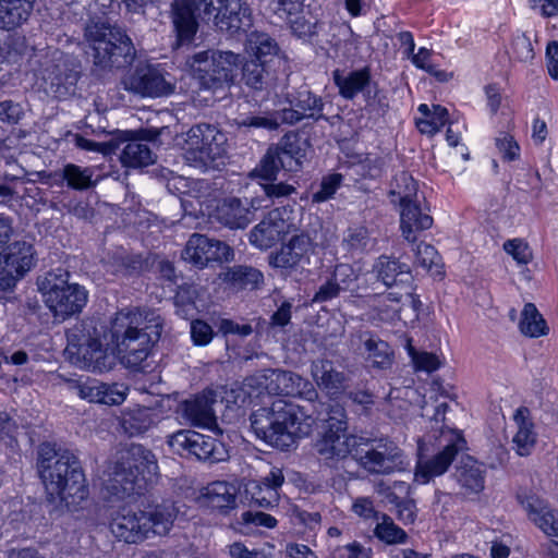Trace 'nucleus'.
I'll return each instance as SVG.
<instances>
[{"label": "nucleus", "mask_w": 558, "mask_h": 558, "mask_svg": "<svg viewBox=\"0 0 558 558\" xmlns=\"http://www.w3.org/2000/svg\"><path fill=\"white\" fill-rule=\"evenodd\" d=\"M203 9V19L210 20L216 11L213 0H173L171 3V19L177 34V47L190 46L198 29L196 12Z\"/></svg>", "instance_id": "obj_15"}, {"label": "nucleus", "mask_w": 558, "mask_h": 558, "mask_svg": "<svg viewBox=\"0 0 558 558\" xmlns=\"http://www.w3.org/2000/svg\"><path fill=\"white\" fill-rule=\"evenodd\" d=\"M227 137L215 125L198 123L184 135V162L201 172L216 170L227 155Z\"/></svg>", "instance_id": "obj_7"}, {"label": "nucleus", "mask_w": 558, "mask_h": 558, "mask_svg": "<svg viewBox=\"0 0 558 558\" xmlns=\"http://www.w3.org/2000/svg\"><path fill=\"white\" fill-rule=\"evenodd\" d=\"M312 247V240L306 234L293 235L290 241L282 244L280 250L269 255V264L272 267L284 270H294L308 263V252Z\"/></svg>", "instance_id": "obj_26"}, {"label": "nucleus", "mask_w": 558, "mask_h": 558, "mask_svg": "<svg viewBox=\"0 0 558 558\" xmlns=\"http://www.w3.org/2000/svg\"><path fill=\"white\" fill-rule=\"evenodd\" d=\"M158 480L156 456L146 447L132 444L114 463L104 484L107 494L117 499L143 495Z\"/></svg>", "instance_id": "obj_4"}, {"label": "nucleus", "mask_w": 558, "mask_h": 558, "mask_svg": "<svg viewBox=\"0 0 558 558\" xmlns=\"http://www.w3.org/2000/svg\"><path fill=\"white\" fill-rule=\"evenodd\" d=\"M375 536L385 544H404L408 541L407 532L398 526L386 513H381L374 530Z\"/></svg>", "instance_id": "obj_48"}, {"label": "nucleus", "mask_w": 558, "mask_h": 558, "mask_svg": "<svg viewBox=\"0 0 558 558\" xmlns=\"http://www.w3.org/2000/svg\"><path fill=\"white\" fill-rule=\"evenodd\" d=\"M245 492L251 495V501L259 508L268 509L278 505V492L264 487L259 483L253 482Z\"/></svg>", "instance_id": "obj_55"}, {"label": "nucleus", "mask_w": 558, "mask_h": 558, "mask_svg": "<svg viewBox=\"0 0 558 558\" xmlns=\"http://www.w3.org/2000/svg\"><path fill=\"white\" fill-rule=\"evenodd\" d=\"M167 445L181 457H195L199 461L217 463L228 459L225 444L213 436L192 429H180L167 436Z\"/></svg>", "instance_id": "obj_11"}, {"label": "nucleus", "mask_w": 558, "mask_h": 558, "mask_svg": "<svg viewBox=\"0 0 558 558\" xmlns=\"http://www.w3.org/2000/svg\"><path fill=\"white\" fill-rule=\"evenodd\" d=\"M40 87L50 97L63 99L75 94L80 77L76 60L58 48H48L37 56Z\"/></svg>", "instance_id": "obj_8"}, {"label": "nucleus", "mask_w": 558, "mask_h": 558, "mask_svg": "<svg viewBox=\"0 0 558 558\" xmlns=\"http://www.w3.org/2000/svg\"><path fill=\"white\" fill-rule=\"evenodd\" d=\"M423 201L424 197L422 196V199L418 198L412 203L400 206V228L402 235L411 243L416 241L417 232L427 230L433 226L432 216L422 208Z\"/></svg>", "instance_id": "obj_31"}, {"label": "nucleus", "mask_w": 558, "mask_h": 558, "mask_svg": "<svg viewBox=\"0 0 558 558\" xmlns=\"http://www.w3.org/2000/svg\"><path fill=\"white\" fill-rule=\"evenodd\" d=\"M163 319L154 311H120L111 324L112 342L126 367L145 371L150 349L160 339Z\"/></svg>", "instance_id": "obj_1"}, {"label": "nucleus", "mask_w": 558, "mask_h": 558, "mask_svg": "<svg viewBox=\"0 0 558 558\" xmlns=\"http://www.w3.org/2000/svg\"><path fill=\"white\" fill-rule=\"evenodd\" d=\"M372 272L379 282L389 289L397 287L402 290H410L413 284L410 266L393 256H379L372 267Z\"/></svg>", "instance_id": "obj_24"}, {"label": "nucleus", "mask_w": 558, "mask_h": 558, "mask_svg": "<svg viewBox=\"0 0 558 558\" xmlns=\"http://www.w3.org/2000/svg\"><path fill=\"white\" fill-rule=\"evenodd\" d=\"M122 84L126 90L148 97L167 96L173 90L162 70L149 63H138L124 76Z\"/></svg>", "instance_id": "obj_18"}, {"label": "nucleus", "mask_w": 558, "mask_h": 558, "mask_svg": "<svg viewBox=\"0 0 558 558\" xmlns=\"http://www.w3.org/2000/svg\"><path fill=\"white\" fill-rule=\"evenodd\" d=\"M28 46L24 36L11 34L0 44V57L3 61L14 64L27 52Z\"/></svg>", "instance_id": "obj_50"}, {"label": "nucleus", "mask_w": 558, "mask_h": 558, "mask_svg": "<svg viewBox=\"0 0 558 558\" xmlns=\"http://www.w3.org/2000/svg\"><path fill=\"white\" fill-rule=\"evenodd\" d=\"M286 98L290 107L280 110L282 123L293 125L304 119L315 122L319 120L328 121V118L323 113L325 108L323 98L307 87L288 93Z\"/></svg>", "instance_id": "obj_19"}, {"label": "nucleus", "mask_w": 558, "mask_h": 558, "mask_svg": "<svg viewBox=\"0 0 558 558\" xmlns=\"http://www.w3.org/2000/svg\"><path fill=\"white\" fill-rule=\"evenodd\" d=\"M246 46L251 58L259 59L269 66L281 68L284 64L277 41L266 33L252 32L247 37Z\"/></svg>", "instance_id": "obj_33"}, {"label": "nucleus", "mask_w": 558, "mask_h": 558, "mask_svg": "<svg viewBox=\"0 0 558 558\" xmlns=\"http://www.w3.org/2000/svg\"><path fill=\"white\" fill-rule=\"evenodd\" d=\"M203 498L207 506L227 512L236 506V489L226 482H214L205 488Z\"/></svg>", "instance_id": "obj_41"}, {"label": "nucleus", "mask_w": 558, "mask_h": 558, "mask_svg": "<svg viewBox=\"0 0 558 558\" xmlns=\"http://www.w3.org/2000/svg\"><path fill=\"white\" fill-rule=\"evenodd\" d=\"M342 174L331 173L323 178L319 189L313 193L312 199L314 203H323L330 199L342 182Z\"/></svg>", "instance_id": "obj_56"}, {"label": "nucleus", "mask_w": 558, "mask_h": 558, "mask_svg": "<svg viewBox=\"0 0 558 558\" xmlns=\"http://www.w3.org/2000/svg\"><path fill=\"white\" fill-rule=\"evenodd\" d=\"M496 147L506 161L517 160L520 156V146L514 137L507 132H499L495 140Z\"/></svg>", "instance_id": "obj_60"}, {"label": "nucleus", "mask_w": 558, "mask_h": 558, "mask_svg": "<svg viewBox=\"0 0 558 558\" xmlns=\"http://www.w3.org/2000/svg\"><path fill=\"white\" fill-rule=\"evenodd\" d=\"M70 362L90 372H104L111 368L112 359L104 349L99 338L78 348L77 353H69Z\"/></svg>", "instance_id": "obj_28"}, {"label": "nucleus", "mask_w": 558, "mask_h": 558, "mask_svg": "<svg viewBox=\"0 0 558 558\" xmlns=\"http://www.w3.org/2000/svg\"><path fill=\"white\" fill-rule=\"evenodd\" d=\"M485 472L483 464L468 456L457 466L454 476L466 493L477 494L484 489Z\"/></svg>", "instance_id": "obj_37"}, {"label": "nucleus", "mask_w": 558, "mask_h": 558, "mask_svg": "<svg viewBox=\"0 0 558 558\" xmlns=\"http://www.w3.org/2000/svg\"><path fill=\"white\" fill-rule=\"evenodd\" d=\"M177 511L170 504L156 506L151 511L121 509L110 523L112 534L128 544L141 543L153 535H165L173 525Z\"/></svg>", "instance_id": "obj_6"}, {"label": "nucleus", "mask_w": 558, "mask_h": 558, "mask_svg": "<svg viewBox=\"0 0 558 558\" xmlns=\"http://www.w3.org/2000/svg\"><path fill=\"white\" fill-rule=\"evenodd\" d=\"M70 274L58 269L49 271L37 280L45 303L56 317L69 318L82 312L88 300L83 286L69 282Z\"/></svg>", "instance_id": "obj_10"}, {"label": "nucleus", "mask_w": 558, "mask_h": 558, "mask_svg": "<svg viewBox=\"0 0 558 558\" xmlns=\"http://www.w3.org/2000/svg\"><path fill=\"white\" fill-rule=\"evenodd\" d=\"M241 56L232 51L207 49L187 57L186 64L204 89H222L229 87L235 76Z\"/></svg>", "instance_id": "obj_9"}, {"label": "nucleus", "mask_w": 558, "mask_h": 558, "mask_svg": "<svg viewBox=\"0 0 558 558\" xmlns=\"http://www.w3.org/2000/svg\"><path fill=\"white\" fill-rule=\"evenodd\" d=\"M287 223L278 209L271 210L250 232V242L260 250H267L278 243L286 233Z\"/></svg>", "instance_id": "obj_27"}, {"label": "nucleus", "mask_w": 558, "mask_h": 558, "mask_svg": "<svg viewBox=\"0 0 558 558\" xmlns=\"http://www.w3.org/2000/svg\"><path fill=\"white\" fill-rule=\"evenodd\" d=\"M347 422L330 416L327 420L326 430L315 442L314 448L319 460L330 468H337L345 461L356 449V438L347 433Z\"/></svg>", "instance_id": "obj_12"}, {"label": "nucleus", "mask_w": 558, "mask_h": 558, "mask_svg": "<svg viewBox=\"0 0 558 558\" xmlns=\"http://www.w3.org/2000/svg\"><path fill=\"white\" fill-rule=\"evenodd\" d=\"M311 373L317 386L329 395H338L344 388L345 375L337 371L329 360L314 361Z\"/></svg>", "instance_id": "obj_35"}, {"label": "nucleus", "mask_w": 558, "mask_h": 558, "mask_svg": "<svg viewBox=\"0 0 558 558\" xmlns=\"http://www.w3.org/2000/svg\"><path fill=\"white\" fill-rule=\"evenodd\" d=\"M260 186L264 194L271 202L288 197L295 193V187L293 185L284 182H277V180L266 181L265 183H262Z\"/></svg>", "instance_id": "obj_64"}, {"label": "nucleus", "mask_w": 558, "mask_h": 558, "mask_svg": "<svg viewBox=\"0 0 558 558\" xmlns=\"http://www.w3.org/2000/svg\"><path fill=\"white\" fill-rule=\"evenodd\" d=\"M522 504L530 519L553 538V544L548 547V555L550 558H558V512L544 500L533 496L526 498Z\"/></svg>", "instance_id": "obj_25"}, {"label": "nucleus", "mask_w": 558, "mask_h": 558, "mask_svg": "<svg viewBox=\"0 0 558 558\" xmlns=\"http://www.w3.org/2000/svg\"><path fill=\"white\" fill-rule=\"evenodd\" d=\"M71 388L84 400L106 405H120L126 398L128 388L123 384H106L96 378L72 380Z\"/></svg>", "instance_id": "obj_21"}, {"label": "nucleus", "mask_w": 558, "mask_h": 558, "mask_svg": "<svg viewBox=\"0 0 558 558\" xmlns=\"http://www.w3.org/2000/svg\"><path fill=\"white\" fill-rule=\"evenodd\" d=\"M440 257L436 248L427 243H420L415 250V263L424 269L430 271L436 268V272L439 274Z\"/></svg>", "instance_id": "obj_57"}, {"label": "nucleus", "mask_w": 558, "mask_h": 558, "mask_svg": "<svg viewBox=\"0 0 558 558\" xmlns=\"http://www.w3.org/2000/svg\"><path fill=\"white\" fill-rule=\"evenodd\" d=\"M220 278L226 283L239 290L256 289L264 281L263 274L257 268L247 265L228 267L227 270L220 275Z\"/></svg>", "instance_id": "obj_40"}, {"label": "nucleus", "mask_w": 558, "mask_h": 558, "mask_svg": "<svg viewBox=\"0 0 558 558\" xmlns=\"http://www.w3.org/2000/svg\"><path fill=\"white\" fill-rule=\"evenodd\" d=\"M512 441L519 456H529L535 445V435L527 425L522 424Z\"/></svg>", "instance_id": "obj_63"}, {"label": "nucleus", "mask_w": 558, "mask_h": 558, "mask_svg": "<svg viewBox=\"0 0 558 558\" xmlns=\"http://www.w3.org/2000/svg\"><path fill=\"white\" fill-rule=\"evenodd\" d=\"M197 296L198 292L195 284L190 282L179 284L173 298L177 313L183 318L191 316L192 312L195 310V300Z\"/></svg>", "instance_id": "obj_49"}, {"label": "nucleus", "mask_w": 558, "mask_h": 558, "mask_svg": "<svg viewBox=\"0 0 558 558\" xmlns=\"http://www.w3.org/2000/svg\"><path fill=\"white\" fill-rule=\"evenodd\" d=\"M388 301L401 303V306L395 312L399 314V318L404 322H415L418 319L422 302L417 295L410 290H404V293L389 292L385 296Z\"/></svg>", "instance_id": "obj_46"}, {"label": "nucleus", "mask_w": 558, "mask_h": 558, "mask_svg": "<svg viewBox=\"0 0 558 558\" xmlns=\"http://www.w3.org/2000/svg\"><path fill=\"white\" fill-rule=\"evenodd\" d=\"M333 82L339 94L345 99H353L359 93L369 94L371 72L368 68L351 71L347 75L339 70L333 71Z\"/></svg>", "instance_id": "obj_36"}, {"label": "nucleus", "mask_w": 558, "mask_h": 558, "mask_svg": "<svg viewBox=\"0 0 558 558\" xmlns=\"http://www.w3.org/2000/svg\"><path fill=\"white\" fill-rule=\"evenodd\" d=\"M368 242V230L364 226L350 227L343 238V244L349 251H363Z\"/></svg>", "instance_id": "obj_58"}, {"label": "nucleus", "mask_w": 558, "mask_h": 558, "mask_svg": "<svg viewBox=\"0 0 558 558\" xmlns=\"http://www.w3.org/2000/svg\"><path fill=\"white\" fill-rule=\"evenodd\" d=\"M151 424L153 420L145 410H140L123 421V427L130 436L145 433L150 428Z\"/></svg>", "instance_id": "obj_59"}, {"label": "nucleus", "mask_w": 558, "mask_h": 558, "mask_svg": "<svg viewBox=\"0 0 558 558\" xmlns=\"http://www.w3.org/2000/svg\"><path fill=\"white\" fill-rule=\"evenodd\" d=\"M239 532L242 534H250L253 526H264L274 529L277 525V519L263 511L247 510L242 512L240 519L236 521Z\"/></svg>", "instance_id": "obj_51"}, {"label": "nucleus", "mask_w": 558, "mask_h": 558, "mask_svg": "<svg viewBox=\"0 0 558 558\" xmlns=\"http://www.w3.org/2000/svg\"><path fill=\"white\" fill-rule=\"evenodd\" d=\"M85 39L93 50V62L99 70L123 69L132 64L136 50L124 29L107 21L87 23Z\"/></svg>", "instance_id": "obj_5"}, {"label": "nucleus", "mask_w": 558, "mask_h": 558, "mask_svg": "<svg viewBox=\"0 0 558 558\" xmlns=\"http://www.w3.org/2000/svg\"><path fill=\"white\" fill-rule=\"evenodd\" d=\"M35 265L31 242L15 241L0 253V289L9 290Z\"/></svg>", "instance_id": "obj_16"}, {"label": "nucleus", "mask_w": 558, "mask_h": 558, "mask_svg": "<svg viewBox=\"0 0 558 558\" xmlns=\"http://www.w3.org/2000/svg\"><path fill=\"white\" fill-rule=\"evenodd\" d=\"M94 171L92 168H82L74 163H66L62 170H60L59 179L56 180V184L61 185L64 181L70 189L76 191L88 190L94 186L93 182Z\"/></svg>", "instance_id": "obj_43"}, {"label": "nucleus", "mask_w": 558, "mask_h": 558, "mask_svg": "<svg viewBox=\"0 0 558 558\" xmlns=\"http://www.w3.org/2000/svg\"><path fill=\"white\" fill-rule=\"evenodd\" d=\"M280 169H282L281 165L268 148L258 167L255 169V172L260 179L265 181H272L277 180V174Z\"/></svg>", "instance_id": "obj_62"}, {"label": "nucleus", "mask_w": 558, "mask_h": 558, "mask_svg": "<svg viewBox=\"0 0 558 558\" xmlns=\"http://www.w3.org/2000/svg\"><path fill=\"white\" fill-rule=\"evenodd\" d=\"M448 110L440 106H433V112L428 118L416 119V126L423 134L434 135L448 122Z\"/></svg>", "instance_id": "obj_54"}, {"label": "nucleus", "mask_w": 558, "mask_h": 558, "mask_svg": "<svg viewBox=\"0 0 558 558\" xmlns=\"http://www.w3.org/2000/svg\"><path fill=\"white\" fill-rule=\"evenodd\" d=\"M520 331L531 338H538L548 332L545 319L533 303H526L521 313Z\"/></svg>", "instance_id": "obj_44"}, {"label": "nucleus", "mask_w": 558, "mask_h": 558, "mask_svg": "<svg viewBox=\"0 0 558 558\" xmlns=\"http://www.w3.org/2000/svg\"><path fill=\"white\" fill-rule=\"evenodd\" d=\"M269 149L283 170L289 172L300 170L304 151L301 147V140L298 134H286L276 146H271Z\"/></svg>", "instance_id": "obj_34"}, {"label": "nucleus", "mask_w": 558, "mask_h": 558, "mask_svg": "<svg viewBox=\"0 0 558 558\" xmlns=\"http://www.w3.org/2000/svg\"><path fill=\"white\" fill-rule=\"evenodd\" d=\"M33 11L27 0H0V29H13L26 22Z\"/></svg>", "instance_id": "obj_39"}, {"label": "nucleus", "mask_w": 558, "mask_h": 558, "mask_svg": "<svg viewBox=\"0 0 558 558\" xmlns=\"http://www.w3.org/2000/svg\"><path fill=\"white\" fill-rule=\"evenodd\" d=\"M220 7L211 14L215 25L230 34L246 31L252 25L251 9L242 0H218Z\"/></svg>", "instance_id": "obj_23"}, {"label": "nucleus", "mask_w": 558, "mask_h": 558, "mask_svg": "<svg viewBox=\"0 0 558 558\" xmlns=\"http://www.w3.org/2000/svg\"><path fill=\"white\" fill-rule=\"evenodd\" d=\"M279 69L278 66H269L268 63L250 57L242 64V81L248 88L268 94L276 86Z\"/></svg>", "instance_id": "obj_29"}, {"label": "nucleus", "mask_w": 558, "mask_h": 558, "mask_svg": "<svg viewBox=\"0 0 558 558\" xmlns=\"http://www.w3.org/2000/svg\"><path fill=\"white\" fill-rule=\"evenodd\" d=\"M252 202L247 198H225L217 207V219L230 229H244L254 218Z\"/></svg>", "instance_id": "obj_30"}, {"label": "nucleus", "mask_w": 558, "mask_h": 558, "mask_svg": "<svg viewBox=\"0 0 558 558\" xmlns=\"http://www.w3.org/2000/svg\"><path fill=\"white\" fill-rule=\"evenodd\" d=\"M295 14L278 15L281 20L287 21L290 24V28L294 35L299 38H311L318 33L320 24L315 20L311 21L304 15Z\"/></svg>", "instance_id": "obj_53"}, {"label": "nucleus", "mask_w": 558, "mask_h": 558, "mask_svg": "<svg viewBox=\"0 0 558 558\" xmlns=\"http://www.w3.org/2000/svg\"><path fill=\"white\" fill-rule=\"evenodd\" d=\"M233 255L232 248L225 242L199 233L190 236L182 252V258L198 268L205 267L209 262H229Z\"/></svg>", "instance_id": "obj_20"}, {"label": "nucleus", "mask_w": 558, "mask_h": 558, "mask_svg": "<svg viewBox=\"0 0 558 558\" xmlns=\"http://www.w3.org/2000/svg\"><path fill=\"white\" fill-rule=\"evenodd\" d=\"M417 191V182L410 173L402 171L395 177L389 196L391 197V203L403 206L420 198Z\"/></svg>", "instance_id": "obj_42"}, {"label": "nucleus", "mask_w": 558, "mask_h": 558, "mask_svg": "<svg viewBox=\"0 0 558 558\" xmlns=\"http://www.w3.org/2000/svg\"><path fill=\"white\" fill-rule=\"evenodd\" d=\"M97 338H99V335L93 322H80L66 331L68 344L64 353L68 355L73 353L74 350L77 353L80 347Z\"/></svg>", "instance_id": "obj_47"}, {"label": "nucleus", "mask_w": 558, "mask_h": 558, "mask_svg": "<svg viewBox=\"0 0 558 558\" xmlns=\"http://www.w3.org/2000/svg\"><path fill=\"white\" fill-rule=\"evenodd\" d=\"M113 262V272L123 276L138 274L146 267V262L140 254H129L124 251L117 252Z\"/></svg>", "instance_id": "obj_52"}, {"label": "nucleus", "mask_w": 558, "mask_h": 558, "mask_svg": "<svg viewBox=\"0 0 558 558\" xmlns=\"http://www.w3.org/2000/svg\"><path fill=\"white\" fill-rule=\"evenodd\" d=\"M353 459L369 473L391 474L402 471L407 466L402 451L392 441L379 440L371 448L357 447L353 453Z\"/></svg>", "instance_id": "obj_14"}, {"label": "nucleus", "mask_w": 558, "mask_h": 558, "mask_svg": "<svg viewBox=\"0 0 558 558\" xmlns=\"http://www.w3.org/2000/svg\"><path fill=\"white\" fill-rule=\"evenodd\" d=\"M114 154L118 155L124 168L140 169L155 162L156 154L146 142L141 140L122 141L113 145Z\"/></svg>", "instance_id": "obj_32"}, {"label": "nucleus", "mask_w": 558, "mask_h": 558, "mask_svg": "<svg viewBox=\"0 0 558 558\" xmlns=\"http://www.w3.org/2000/svg\"><path fill=\"white\" fill-rule=\"evenodd\" d=\"M218 392L205 389L190 400L180 404L182 417L193 426L207 427L216 425L214 405L218 401Z\"/></svg>", "instance_id": "obj_22"}, {"label": "nucleus", "mask_w": 558, "mask_h": 558, "mask_svg": "<svg viewBox=\"0 0 558 558\" xmlns=\"http://www.w3.org/2000/svg\"><path fill=\"white\" fill-rule=\"evenodd\" d=\"M446 440L442 449L429 459H420L415 466L414 482L427 484L434 477L447 472L457 454L466 449V440L461 432L456 429L441 430Z\"/></svg>", "instance_id": "obj_13"}, {"label": "nucleus", "mask_w": 558, "mask_h": 558, "mask_svg": "<svg viewBox=\"0 0 558 558\" xmlns=\"http://www.w3.org/2000/svg\"><path fill=\"white\" fill-rule=\"evenodd\" d=\"M257 384L269 395L300 396L307 400H313L317 396L312 383L291 371L264 369L257 377Z\"/></svg>", "instance_id": "obj_17"}, {"label": "nucleus", "mask_w": 558, "mask_h": 558, "mask_svg": "<svg viewBox=\"0 0 558 558\" xmlns=\"http://www.w3.org/2000/svg\"><path fill=\"white\" fill-rule=\"evenodd\" d=\"M408 350L415 366L418 369L434 372L440 367L441 363L436 354L428 352H416L414 348L411 345L410 339L408 340Z\"/></svg>", "instance_id": "obj_61"}, {"label": "nucleus", "mask_w": 558, "mask_h": 558, "mask_svg": "<svg viewBox=\"0 0 558 558\" xmlns=\"http://www.w3.org/2000/svg\"><path fill=\"white\" fill-rule=\"evenodd\" d=\"M250 421L257 438L280 450H288L296 438L310 435L314 424L300 405L283 399L253 411Z\"/></svg>", "instance_id": "obj_3"}, {"label": "nucleus", "mask_w": 558, "mask_h": 558, "mask_svg": "<svg viewBox=\"0 0 558 558\" xmlns=\"http://www.w3.org/2000/svg\"><path fill=\"white\" fill-rule=\"evenodd\" d=\"M360 339L364 343L366 360L371 363L372 367L378 369L391 367L395 353L386 341L375 337L371 332H362Z\"/></svg>", "instance_id": "obj_38"}, {"label": "nucleus", "mask_w": 558, "mask_h": 558, "mask_svg": "<svg viewBox=\"0 0 558 558\" xmlns=\"http://www.w3.org/2000/svg\"><path fill=\"white\" fill-rule=\"evenodd\" d=\"M234 123L239 129H264L268 131L277 130L281 121L280 110L275 112H266L264 114L240 113Z\"/></svg>", "instance_id": "obj_45"}, {"label": "nucleus", "mask_w": 558, "mask_h": 558, "mask_svg": "<svg viewBox=\"0 0 558 558\" xmlns=\"http://www.w3.org/2000/svg\"><path fill=\"white\" fill-rule=\"evenodd\" d=\"M37 466L46 489L68 506H78L88 497L81 461L70 449L43 444L38 450Z\"/></svg>", "instance_id": "obj_2"}]
</instances>
